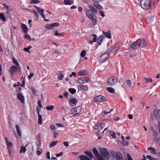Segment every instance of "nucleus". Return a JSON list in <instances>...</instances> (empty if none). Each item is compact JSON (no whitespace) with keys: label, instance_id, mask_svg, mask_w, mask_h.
<instances>
[{"label":"nucleus","instance_id":"obj_1","mask_svg":"<svg viewBox=\"0 0 160 160\" xmlns=\"http://www.w3.org/2000/svg\"><path fill=\"white\" fill-rule=\"evenodd\" d=\"M140 4L141 7L144 9H147L149 8L152 9L155 8L154 2L151 0H141Z\"/></svg>","mask_w":160,"mask_h":160},{"label":"nucleus","instance_id":"obj_2","mask_svg":"<svg viewBox=\"0 0 160 160\" xmlns=\"http://www.w3.org/2000/svg\"><path fill=\"white\" fill-rule=\"evenodd\" d=\"M99 151L101 155L104 157L105 159L108 160L109 158L110 154L106 148H100Z\"/></svg>","mask_w":160,"mask_h":160},{"label":"nucleus","instance_id":"obj_3","mask_svg":"<svg viewBox=\"0 0 160 160\" xmlns=\"http://www.w3.org/2000/svg\"><path fill=\"white\" fill-rule=\"evenodd\" d=\"M118 78L116 76H112L108 79L107 81L110 85L112 86L116 85L118 82Z\"/></svg>","mask_w":160,"mask_h":160},{"label":"nucleus","instance_id":"obj_4","mask_svg":"<svg viewBox=\"0 0 160 160\" xmlns=\"http://www.w3.org/2000/svg\"><path fill=\"white\" fill-rule=\"evenodd\" d=\"M151 118L153 120H154V118L157 120H158L159 118L160 120V109H154L153 112V114L151 115Z\"/></svg>","mask_w":160,"mask_h":160},{"label":"nucleus","instance_id":"obj_5","mask_svg":"<svg viewBox=\"0 0 160 160\" xmlns=\"http://www.w3.org/2000/svg\"><path fill=\"white\" fill-rule=\"evenodd\" d=\"M81 110L82 107L80 106L72 108L71 110V114H73L72 116H75L78 115L81 112Z\"/></svg>","mask_w":160,"mask_h":160},{"label":"nucleus","instance_id":"obj_6","mask_svg":"<svg viewBox=\"0 0 160 160\" xmlns=\"http://www.w3.org/2000/svg\"><path fill=\"white\" fill-rule=\"evenodd\" d=\"M108 56V54L107 53L102 54L98 58L99 62L101 63L107 61Z\"/></svg>","mask_w":160,"mask_h":160},{"label":"nucleus","instance_id":"obj_7","mask_svg":"<svg viewBox=\"0 0 160 160\" xmlns=\"http://www.w3.org/2000/svg\"><path fill=\"white\" fill-rule=\"evenodd\" d=\"M139 48L145 47L146 45V42L145 40L143 39H138L137 40Z\"/></svg>","mask_w":160,"mask_h":160},{"label":"nucleus","instance_id":"obj_8","mask_svg":"<svg viewBox=\"0 0 160 160\" xmlns=\"http://www.w3.org/2000/svg\"><path fill=\"white\" fill-rule=\"evenodd\" d=\"M105 98L102 95L97 96L94 99V101L95 102H102L105 101Z\"/></svg>","mask_w":160,"mask_h":160},{"label":"nucleus","instance_id":"obj_9","mask_svg":"<svg viewBox=\"0 0 160 160\" xmlns=\"http://www.w3.org/2000/svg\"><path fill=\"white\" fill-rule=\"evenodd\" d=\"M105 126V125L102 123L99 122L97 123V124L94 127L95 129H97L99 131L101 130Z\"/></svg>","mask_w":160,"mask_h":160},{"label":"nucleus","instance_id":"obj_10","mask_svg":"<svg viewBox=\"0 0 160 160\" xmlns=\"http://www.w3.org/2000/svg\"><path fill=\"white\" fill-rule=\"evenodd\" d=\"M59 25V23L58 22H55L51 24H48L46 25V28L48 29H52V28L58 26Z\"/></svg>","mask_w":160,"mask_h":160},{"label":"nucleus","instance_id":"obj_11","mask_svg":"<svg viewBox=\"0 0 160 160\" xmlns=\"http://www.w3.org/2000/svg\"><path fill=\"white\" fill-rule=\"evenodd\" d=\"M86 13L87 17L88 18H90L91 17L95 16V15L93 12L91 10H87Z\"/></svg>","mask_w":160,"mask_h":160},{"label":"nucleus","instance_id":"obj_12","mask_svg":"<svg viewBox=\"0 0 160 160\" xmlns=\"http://www.w3.org/2000/svg\"><path fill=\"white\" fill-rule=\"evenodd\" d=\"M18 70L17 67L15 66H12L10 69V72L12 76Z\"/></svg>","mask_w":160,"mask_h":160},{"label":"nucleus","instance_id":"obj_13","mask_svg":"<svg viewBox=\"0 0 160 160\" xmlns=\"http://www.w3.org/2000/svg\"><path fill=\"white\" fill-rule=\"evenodd\" d=\"M18 99L22 103L24 102L25 98L24 97L20 92H18L17 95Z\"/></svg>","mask_w":160,"mask_h":160},{"label":"nucleus","instance_id":"obj_14","mask_svg":"<svg viewBox=\"0 0 160 160\" xmlns=\"http://www.w3.org/2000/svg\"><path fill=\"white\" fill-rule=\"evenodd\" d=\"M117 160H123L121 153L120 152H117L116 154Z\"/></svg>","mask_w":160,"mask_h":160},{"label":"nucleus","instance_id":"obj_15","mask_svg":"<svg viewBox=\"0 0 160 160\" xmlns=\"http://www.w3.org/2000/svg\"><path fill=\"white\" fill-rule=\"evenodd\" d=\"M21 28L22 31L25 33H27L28 32V28L27 26L24 24L22 23L21 24Z\"/></svg>","mask_w":160,"mask_h":160},{"label":"nucleus","instance_id":"obj_16","mask_svg":"<svg viewBox=\"0 0 160 160\" xmlns=\"http://www.w3.org/2000/svg\"><path fill=\"white\" fill-rule=\"evenodd\" d=\"M78 86L83 91H87L88 90V87L87 85H80Z\"/></svg>","mask_w":160,"mask_h":160},{"label":"nucleus","instance_id":"obj_17","mask_svg":"<svg viewBox=\"0 0 160 160\" xmlns=\"http://www.w3.org/2000/svg\"><path fill=\"white\" fill-rule=\"evenodd\" d=\"M130 47L133 49H136L137 48H139L137 41L132 44Z\"/></svg>","mask_w":160,"mask_h":160},{"label":"nucleus","instance_id":"obj_18","mask_svg":"<svg viewBox=\"0 0 160 160\" xmlns=\"http://www.w3.org/2000/svg\"><path fill=\"white\" fill-rule=\"evenodd\" d=\"M104 38V36H101L98 38L97 41L98 44V46L101 45V42H102Z\"/></svg>","mask_w":160,"mask_h":160},{"label":"nucleus","instance_id":"obj_19","mask_svg":"<svg viewBox=\"0 0 160 160\" xmlns=\"http://www.w3.org/2000/svg\"><path fill=\"white\" fill-rule=\"evenodd\" d=\"M96 17L95 16L91 17V18H89L92 22V26H94L97 23V21L96 18Z\"/></svg>","mask_w":160,"mask_h":160},{"label":"nucleus","instance_id":"obj_20","mask_svg":"<svg viewBox=\"0 0 160 160\" xmlns=\"http://www.w3.org/2000/svg\"><path fill=\"white\" fill-rule=\"evenodd\" d=\"M15 127L18 134L19 136H21L22 135V132L20 126L18 125H17Z\"/></svg>","mask_w":160,"mask_h":160},{"label":"nucleus","instance_id":"obj_21","mask_svg":"<svg viewBox=\"0 0 160 160\" xmlns=\"http://www.w3.org/2000/svg\"><path fill=\"white\" fill-rule=\"evenodd\" d=\"M92 37H93V38L92 39V41L90 40L89 41V42L90 44H92V43L93 42H96L97 41V36L96 34H92L91 37V38H92Z\"/></svg>","mask_w":160,"mask_h":160},{"label":"nucleus","instance_id":"obj_22","mask_svg":"<svg viewBox=\"0 0 160 160\" xmlns=\"http://www.w3.org/2000/svg\"><path fill=\"white\" fill-rule=\"evenodd\" d=\"M98 3V2H94L93 4L92 5L94 7L98 10H101L102 9V7L101 5Z\"/></svg>","mask_w":160,"mask_h":160},{"label":"nucleus","instance_id":"obj_23","mask_svg":"<svg viewBox=\"0 0 160 160\" xmlns=\"http://www.w3.org/2000/svg\"><path fill=\"white\" fill-rule=\"evenodd\" d=\"M148 150L150 151L152 154H156L157 152L155 148L152 147H149L148 148Z\"/></svg>","mask_w":160,"mask_h":160},{"label":"nucleus","instance_id":"obj_24","mask_svg":"<svg viewBox=\"0 0 160 160\" xmlns=\"http://www.w3.org/2000/svg\"><path fill=\"white\" fill-rule=\"evenodd\" d=\"M84 78L81 77L79 78L78 80V82L80 84H82L85 83V80Z\"/></svg>","mask_w":160,"mask_h":160},{"label":"nucleus","instance_id":"obj_25","mask_svg":"<svg viewBox=\"0 0 160 160\" xmlns=\"http://www.w3.org/2000/svg\"><path fill=\"white\" fill-rule=\"evenodd\" d=\"M92 152L94 155L97 157L99 156V154L97 149L94 148L92 150Z\"/></svg>","mask_w":160,"mask_h":160},{"label":"nucleus","instance_id":"obj_26","mask_svg":"<svg viewBox=\"0 0 160 160\" xmlns=\"http://www.w3.org/2000/svg\"><path fill=\"white\" fill-rule=\"evenodd\" d=\"M84 153L86 155L89 156L91 158H94V157L90 151H86L84 152Z\"/></svg>","mask_w":160,"mask_h":160},{"label":"nucleus","instance_id":"obj_27","mask_svg":"<svg viewBox=\"0 0 160 160\" xmlns=\"http://www.w3.org/2000/svg\"><path fill=\"white\" fill-rule=\"evenodd\" d=\"M79 157L80 160H91L88 157L85 155H80Z\"/></svg>","mask_w":160,"mask_h":160},{"label":"nucleus","instance_id":"obj_28","mask_svg":"<svg viewBox=\"0 0 160 160\" xmlns=\"http://www.w3.org/2000/svg\"><path fill=\"white\" fill-rule=\"evenodd\" d=\"M58 142V141H52L49 143V148L53 147L55 146Z\"/></svg>","mask_w":160,"mask_h":160},{"label":"nucleus","instance_id":"obj_29","mask_svg":"<svg viewBox=\"0 0 160 160\" xmlns=\"http://www.w3.org/2000/svg\"><path fill=\"white\" fill-rule=\"evenodd\" d=\"M70 103L74 104H76L78 103V101L76 98H71L70 100Z\"/></svg>","mask_w":160,"mask_h":160},{"label":"nucleus","instance_id":"obj_30","mask_svg":"<svg viewBox=\"0 0 160 160\" xmlns=\"http://www.w3.org/2000/svg\"><path fill=\"white\" fill-rule=\"evenodd\" d=\"M79 73L81 76H83L85 75L88 74V72L86 70H85L80 71L79 72Z\"/></svg>","mask_w":160,"mask_h":160},{"label":"nucleus","instance_id":"obj_31","mask_svg":"<svg viewBox=\"0 0 160 160\" xmlns=\"http://www.w3.org/2000/svg\"><path fill=\"white\" fill-rule=\"evenodd\" d=\"M132 83L130 80H127L124 83V84H127L128 85L129 87H131Z\"/></svg>","mask_w":160,"mask_h":160},{"label":"nucleus","instance_id":"obj_32","mask_svg":"<svg viewBox=\"0 0 160 160\" xmlns=\"http://www.w3.org/2000/svg\"><path fill=\"white\" fill-rule=\"evenodd\" d=\"M103 34L105 35L106 37L107 38H111V36L109 32H103Z\"/></svg>","mask_w":160,"mask_h":160},{"label":"nucleus","instance_id":"obj_33","mask_svg":"<svg viewBox=\"0 0 160 160\" xmlns=\"http://www.w3.org/2000/svg\"><path fill=\"white\" fill-rule=\"evenodd\" d=\"M106 90H107V91L111 93H114L115 92V90L113 88L111 87L107 88Z\"/></svg>","mask_w":160,"mask_h":160},{"label":"nucleus","instance_id":"obj_34","mask_svg":"<svg viewBox=\"0 0 160 160\" xmlns=\"http://www.w3.org/2000/svg\"><path fill=\"white\" fill-rule=\"evenodd\" d=\"M12 62L15 65H16L17 66H18V65H19V63L18 62V61L15 58V57H13L12 58Z\"/></svg>","mask_w":160,"mask_h":160},{"label":"nucleus","instance_id":"obj_35","mask_svg":"<svg viewBox=\"0 0 160 160\" xmlns=\"http://www.w3.org/2000/svg\"><path fill=\"white\" fill-rule=\"evenodd\" d=\"M38 124H41L42 123V116L41 114L38 115Z\"/></svg>","mask_w":160,"mask_h":160},{"label":"nucleus","instance_id":"obj_36","mask_svg":"<svg viewBox=\"0 0 160 160\" xmlns=\"http://www.w3.org/2000/svg\"><path fill=\"white\" fill-rule=\"evenodd\" d=\"M0 19L4 21L6 20L4 15L2 13H0Z\"/></svg>","mask_w":160,"mask_h":160},{"label":"nucleus","instance_id":"obj_37","mask_svg":"<svg viewBox=\"0 0 160 160\" xmlns=\"http://www.w3.org/2000/svg\"><path fill=\"white\" fill-rule=\"evenodd\" d=\"M64 2L66 5H71L73 3V2L70 0H64Z\"/></svg>","mask_w":160,"mask_h":160},{"label":"nucleus","instance_id":"obj_38","mask_svg":"<svg viewBox=\"0 0 160 160\" xmlns=\"http://www.w3.org/2000/svg\"><path fill=\"white\" fill-rule=\"evenodd\" d=\"M69 91L72 94H74L76 92V90L73 88H70L68 89Z\"/></svg>","mask_w":160,"mask_h":160},{"label":"nucleus","instance_id":"obj_39","mask_svg":"<svg viewBox=\"0 0 160 160\" xmlns=\"http://www.w3.org/2000/svg\"><path fill=\"white\" fill-rule=\"evenodd\" d=\"M54 108V106L53 105H51L49 106H47L46 109L48 110H52Z\"/></svg>","mask_w":160,"mask_h":160},{"label":"nucleus","instance_id":"obj_40","mask_svg":"<svg viewBox=\"0 0 160 160\" xmlns=\"http://www.w3.org/2000/svg\"><path fill=\"white\" fill-rule=\"evenodd\" d=\"M26 151V149L24 147H21V149L20 151V153L22 152L24 153Z\"/></svg>","mask_w":160,"mask_h":160},{"label":"nucleus","instance_id":"obj_41","mask_svg":"<svg viewBox=\"0 0 160 160\" xmlns=\"http://www.w3.org/2000/svg\"><path fill=\"white\" fill-rule=\"evenodd\" d=\"M57 31L55 34V35L56 36H60L61 37H63L64 35V33H58L57 32Z\"/></svg>","mask_w":160,"mask_h":160},{"label":"nucleus","instance_id":"obj_42","mask_svg":"<svg viewBox=\"0 0 160 160\" xmlns=\"http://www.w3.org/2000/svg\"><path fill=\"white\" fill-rule=\"evenodd\" d=\"M31 89L33 94L34 95H36L37 94V91L36 90L35 88L34 87H32L31 88Z\"/></svg>","mask_w":160,"mask_h":160},{"label":"nucleus","instance_id":"obj_43","mask_svg":"<svg viewBox=\"0 0 160 160\" xmlns=\"http://www.w3.org/2000/svg\"><path fill=\"white\" fill-rule=\"evenodd\" d=\"M86 51L84 50H83L81 53V56L82 57H84L86 55Z\"/></svg>","mask_w":160,"mask_h":160},{"label":"nucleus","instance_id":"obj_44","mask_svg":"<svg viewBox=\"0 0 160 160\" xmlns=\"http://www.w3.org/2000/svg\"><path fill=\"white\" fill-rule=\"evenodd\" d=\"M32 48L31 46H29L27 48H24L23 49L24 51H27L29 53H30V51L29 50Z\"/></svg>","mask_w":160,"mask_h":160},{"label":"nucleus","instance_id":"obj_45","mask_svg":"<svg viewBox=\"0 0 160 160\" xmlns=\"http://www.w3.org/2000/svg\"><path fill=\"white\" fill-rule=\"evenodd\" d=\"M64 75L62 73H60V74L58 76V78L60 80L62 79Z\"/></svg>","mask_w":160,"mask_h":160},{"label":"nucleus","instance_id":"obj_46","mask_svg":"<svg viewBox=\"0 0 160 160\" xmlns=\"http://www.w3.org/2000/svg\"><path fill=\"white\" fill-rule=\"evenodd\" d=\"M110 133L111 136H112V137L113 138H116V134L113 131H112L110 132Z\"/></svg>","mask_w":160,"mask_h":160},{"label":"nucleus","instance_id":"obj_47","mask_svg":"<svg viewBox=\"0 0 160 160\" xmlns=\"http://www.w3.org/2000/svg\"><path fill=\"white\" fill-rule=\"evenodd\" d=\"M122 143L123 145L124 146H128L129 144L128 142L126 140L122 141Z\"/></svg>","mask_w":160,"mask_h":160},{"label":"nucleus","instance_id":"obj_48","mask_svg":"<svg viewBox=\"0 0 160 160\" xmlns=\"http://www.w3.org/2000/svg\"><path fill=\"white\" fill-rule=\"evenodd\" d=\"M158 133L157 131H154L153 134V136L154 137H156L158 136Z\"/></svg>","mask_w":160,"mask_h":160},{"label":"nucleus","instance_id":"obj_49","mask_svg":"<svg viewBox=\"0 0 160 160\" xmlns=\"http://www.w3.org/2000/svg\"><path fill=\"white\" fill-rule=\"evenodd\" d=\"M40 2L38 0H31V3H38Z\"/></svg>","mask_w":160,"mask_h":160},{"label":"nucleus","instance_id":"obj_50","mask_svg":"<svg viewBox=\"0 0 160 160\" xmlns=\"http://www.w3.org/2000/svg\"><path fill=\"white\" fill-rule=\"evenodd\" d=\"M38 106L40 108H42V106L41 104V100H39L38 101Z\"/></svg>","mask_w":160,"mask_h":160},{"label":"nucleus","instance_id":"obj_51","mask_svg":"<svg viewBox=\"0 0 160 160\" xmlns=\"http://www.w3.org/2000/svg\"><path fill=\"white\" fill-rule=\"evenodd\" d=\"M144 79H145L146 80V83H148V82H152V79H151V78H144Z\"/></svg>","mask_w":160,"mask_h":160},{"label":"nucleus","instance_id":"obj_52","mask_svg":"<svg viewBox=\"0 0 160 160\" xmlns=\"http://www.w3.org/2000/svg\"><path fill=\"white\" fill-rule=\"evenodd\" d=\"M50 128L51 130H55L56 129L55 126L53 124H52L50 126Z\"/></svg>","mask_w":160,"mask_h":160},{"label":"nucleus","instance_id":"obj_53","mask_svg":"<svg viewBox=\"0 0 160 160\" xmlns=\"http://www.w3.org/2000/svg\"><path fill=\"white\" fill-rule=\"evenodd\" d=\"M154 141L157 143H158L159 141V139L158 137H155L154 139Z\"/></svg>","mask_w":160,"mask_h":160},{"label":"nucleus","instance_id":"obj_54","mask_svg":"<svg viewBox=\"0 0 160 160\" xmlns=\"http://www.w3.org/2000/svg\"><path fill=\"white\" fill-rule=\"evenodd\" d=\"M119 49V47H118L114 48L112 50L114 51V52H116Z\"/></svg>","mask_w":160,"mask_h":160},{"label":"nucleus","instance_id":"obj_55","mask_svg":"<svg viewBox=\"0 0 160 160\" xmlns=\"http://www.w3.org/2000/svg\"><path fill=\"white\" fill-rule=\"evenodd\" d=\"M8 147L12 148V144L11 142H9L7 143Z\"/></svg>","mask_w":160,"mask_h":160},{"label":"nucleus","instance_id":"obj_56","mask_svg":"<svg viewBox=\"0 0 160 160\" xmlns=\"http://www.w3.org/2000/svg\"><path fill=\"white\" fill-rule=\"evenodd\" d=\"M24 38L27 39H30L31 40V38L27 34H26L24 36Z\"/></svg>","mask_w":160,"mask_h":160},{"label":"nucleus","instance_id":"obj_57","mask_svg":"<svg viewBox=\"0 0 160 160\" xmlns=\"http://www.w3.org/2000/svg\"><path fill=\"white\" fill-rule=\"evenodd\" d=\"M46 158L47 159H50V157L49 152H48L46 153Z\"/></svg>","mask_w":160,"mask_h":160},{"label":"nucleus","instance_id":"obj_58","mask_svg":"<svg viewBox=\"0 0 160 160\" xmlns=\"http://www.w3.org/2000/svg\"><path fill=\"white\" fill-rule=\"evenodd\" d=\"M7 10L6 11V13L7 14H9L10 13V12L11 11V9L9 8V7H8V8H7Z\"/></svg>","mask_w":160,"mask_h":160},{"label":"nucleus","instance_id":"obj_59","mask_svg":"<svg viewBox=\"0 0 160 160\" xmlns=\"http://www.w3.org/2000/svg\"><path fill=\"white\" fill-rule=\"evenodd\" d=\"M34 74L33 73H31L30 74V75L28 76V78L29 79H30L34 75Z\"/></svg>","mask_w":160,"mask_h":160},{"label":"nucleus","instance_id":"obj_60","mask_svg":"<svg viewBox=\"0 0 160 160\" xmlns=\"http://www.w3.org/2000/svg\"><path fill=\"white\" fill-rule=\"evenodd\" d=\"M88 6L89 8L90 9V10H92L94 8V6L92 5H89Z\"/></svg>","mask_w":160,"mask_h":160},{"label":"nucleus","instance_id":"obj_61","mask_svg":"<svg viewBox=\"0 0 160 160\" xmlns=\"http://www.w3.org/2000/svg\"><path fill=\"white\" fill-rule=\"evenodd\" d=\"M92 12H93V13H97L98 12V11L96 8H94L92 10Z\"/></svg>","mask_w":160,"mask_h":160},{"label":"nucleus","instance_id":"obj_62","mask_svg":"<svg viewBox=\"0 0 160 160\" xmlns=\"http://www.w3.org/2000/svg\"><path fill=\"white\" fill-rule=\"evenodd\" d=\"M34 7H35L37 10L38 12H39V13L41 12V10H43V9H41L38 7H37V6H34Z\"/></svg>","mask_w":160,"mask_h":160},{"label":"nucleus","instance_id":"obj_63","mask_svg":"<svg viewBox=\"0 0 160 160\" xmlns=\"http://www.w3.org/2000/svg\"><path fill=\"white\" fill-rule=\"evenodd\" d=\"M146 157L148 158V159H149V160H152L153 158H152L151 156L150 155H147Z\"/></svg>","mask_w":160,"mask_h":160},{"label":"nucleus","instance_id":"obj_64","mask_svg":"<svg viewBox=\"0 0 160 160\" xmlns=\"http://www.w3.org/2000/svg\"><path fill=\"white\" fill-rule=\"evenodd\" d=\"M98 158V160H104V159L102 156H100L98 157H97Z\"/></svg>","mask_w":160,"mask_h":160}]
</instances>
